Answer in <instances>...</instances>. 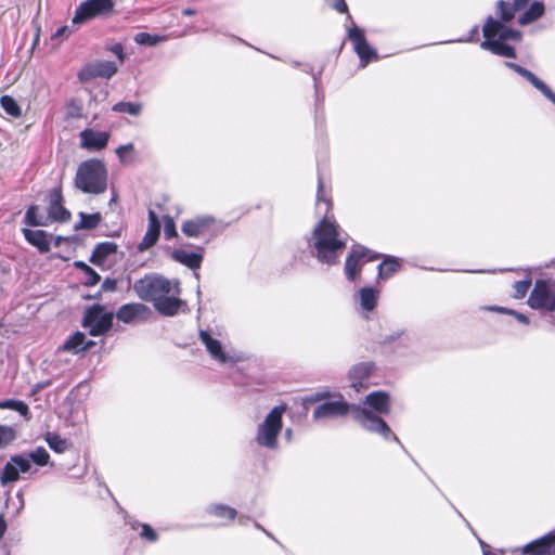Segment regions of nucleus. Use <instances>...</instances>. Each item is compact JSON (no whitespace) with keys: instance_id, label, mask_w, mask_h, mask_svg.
I'll use <instances>...</instances> for the list:
<instances>
[{"instance_id":"obj_1","label":"nucleus","mask_w":555,"mask_h":555,"mask_svg":"<svg viewBox=\"0 0 555 555\" xmlns=\"http://www.w3.org/2000/svg\"><path fill=\"white\" fill-rule=\"evenodd\" d=\"M331 209L330 192L319 177L315 210L323 218L313 229L310 246L315 250L317 259L327 264L336 263L346 247V237L339 225L327 217Z\"/></svg>"},{"instance_id":"obj_2","label":"nucleus","mask_w":555,"mask_h":555,"mask_svg":"<svg viewBox=\"0 0 555 555\" xmlns=\"http://www.w3.org/2000/svg\"><path fill=\"white\" fill-rule=\"evenodd\" d=\"M352 413L353 418L367 431L380 435L385 440L392 439L401 444L398 437L392 433L387 423L379 416L373 414L365 408L349 405L341 396L326 400L319 404L313 411V418L321 421Z\"/></svg>"},{"instance_id":"obj_3","label":"nucleus","mask_w":555,"mask_h":555,"mask_svg":"<svg viewBox=\"0 0 555 555\" xmlns=\"http://www.w3.org/2000/svg\"><path fill=\"white\" fill-rule=\"evenodd\" d=\"M485 40L480 43L483 50L504 57H515V50L506 43L507 40L519 41L521 35L518 30L507 27L503 23L489 16L482 28Z\"/></svg>"},{"instance_id":"obj_4","label":"nucleus","mask_w":555,"mask_h":555,"mask_svg":"<svg viewBox=\"0 0 555 555\" xmlns=\"http://www.w3.org/2000/svg\"><path fill=\"white\" fill-rule=\"evenodd\" d=\"M75 186L83 193L101 194L107 188V170L99 159H89L78 166Z\"/></svg>"},{"instance_id":"obj_5","label":"nucleus","mask_w":555,"mask_h":555,"mask_svg":"<svg viewBox=\"0 0 555 555\" xmlns=\"http://www.w3.org/2000/svg\"><path fill=\"white\" fill-rule=\"evenodd\" d=\"M133 291L139 298L155 304L164 295L179 294V283L158 275H145L133 284Z\"/></svg>"},{"instance_id":"obj_6","label":"nucleus","mask_w":555,"mask_h":555,"mask_svg":"<svg viewBox=\"0 0 555 555\" xmlns=\"http://www.w3.org/2000/svg\"><path fill=\"white\" fill-rule=\"evenodd\" d=\"M285 410L286 405L274 406L258 425L255 439L259 446L271 450L278 448V437L282 430V416Z\"/></svg>"},{"instance_id":"obj_7","label":"nucleus","mask_w":555,"mask_h":555,"mask_svg":"<svg viewBox=\"0 0 555 555\" xmlns=\"http://www.w3.org/2000/svg\"><path fill=\"white\" fill-rule=\"evenodd\" d=\"M113 323V313L106 312L100 305L88 308L83 315L82 324L89 328L92 336H99L108 331Z\"/></svg>"},{"instance_id":"obj_8","label":"nucleus","mask_w":555,"mask_h":555,"mask_svg":"<svg viewBox=\"0 0 555 555\" xmlns=\"http://www.w3.org/2000/svg\"><path fill=\"white\" fill-rule=\"evenodd\" d=\"M379 256L372 250L357 245L348 255L345 263V273L350 282H354L362 270L364 263L378 259Z\"/></svg>"},{"instance_id":"obj_9","label":"nucleus","mask_w":555,"mask_h":555,"mask_svg":"<svg viewBox=\"0 0 555 555\" xmlns=\"http://www.w3.org/2000/svg\"><path fill=\"white\" fill-rule=\"evenodd\" d=\"M114 5V0H87L77 7L72 22L73 24H82L95 16L111 12Z\"/></svg>"},{"instance_id":"obj_10","label":"nucleus","mask_w":555,"mask_h":555,"mask_svg":"<svg viewBox=\"0 0 555 555\" xmlns=\"http://www.w3.org/2000/svg\"><path fill=\"white\" fill-rule=\"evenodd\" d=\"M347 20L351 22V26L348 27V38L353 43V49L360 57L361 67H365L371 60L377 59L376 51L367 43L363 30L353 24L349 14Z\"/></svg>"},{"instance_id":"obj_11","label":"nucleus","mask_w":555,"mask_h":555,"mask_svg":"<svg viewBox=\"0 0 555 555\" xmlns=\"http://www.w3.org/2000/svg\"><path fill=\"white\" fill-rule=\"evenodd\" d=\"M528 304L533 309L555 310V293L551 289L546 281L538 280L535 282Z\"/></svg>"},{"instance_id":"obj_12","label":"nucleus","mask_w":555,"mask_h":555,"mask_svg":"<svg viewBox=\"0 0 555 555\" xmlns=\"http://www.w3.org/2000/svg\"><path fill=\"white\" fill-rule=\"evenodd\" d=\"M117 70L118 66L112 61H95L81 68L78 73V78L81 82H87L98 77L109 79Z\"/></svg>"},{"instance_id":"obj_13","label":"nucleus","mask_w":555,"mask_h":555,"mask_svg":"<svg viewBox=\"0 0 555 555\" xmlns=\"http://www.w3.org/2000/svg\"><path fill=\"white\" fill-rule=\"evenodd\" d=\"M30 467V461L27 456L23 454L11 456L0 475V483L7 486L16 482L20 478V474L27 473Z\"/></svg>"},{"instance_id":"obj_14","label":"nucleus","mask_w":555,"mask_h":555,"mask_svg":"<svg viewBox=\"0 0 555 555\" xmlns=\"http://www.w3.org/2000/svg\"><path fill=\"white\" fill-rule=\"evenodd\" d=\"M375 366L372 362H362L353 365L348 373L350 387L356 391H361L369 387V378L371 377Z\"/></svg>"},{"instance_id":"obj_15","label":"nucleus","mask_w":555,"mask_h":555,"mask_svg":"<svg viewBox=\"0 0 555 555\" xmlns=\"http://www.w3.org/2000/svg\"><path fill=\"white\" fill-rule=\"evenodd\" d=\"M151 314V310L147 306L139 302L122 305L116 317L124 323H131L140 320H145Z\"/></svg>"},{"instance_id":"obj_16","label":"nucleus","mask_w":555,"mask_h":555,"mask_svg":"<svg viewBox=\"0 0 555 555\" xmlns=\"http://www.w3.org/2000/svg\"><path fill=\"white\" fill-rule=\"evenodd\" d=\"M109 139V133L106 131H94L92 129H85L80 132V145L89 151L103 150Z\"/></svg>"},{"instance_id":"obj_17","label":"nucleus","mask_w":555,"mask_h":555,"mask_svg":"<svg viewBox=\"0 0 555 555\" xmlns=\"http://www.w3.org/2000/svg\"><path fill=\"white\" fill-rule=\"evenodd\" d=\"M505 65L526 78L534 88H537L545 98L555 104V93L533 73L513 62H505Z\"/></svg>"},{"instance_id":"obj_18","label":"nucleus","mask_w":555,"mask_h":555,"mask_svg":"<svg viewBox=\"0 0 555 555\" xmlns=\"http://www.w3.org/2000/svg\"><path fill=\"white\" fill-rule=\"evenodd\" d=\"M159 233H160V222L158 220V217L155 214V211L150 210L149 211L147 230H146L142 241L138 245V249L140 251H145V250L150 249L151 247H153L158 241Z\"/></svg>"},{"instance_id":"obj_19","label":"nucleus","mask_w":555,"mask_h":555,"mask_svg":"<svg viewBox=\"0 0 555 555\" xmlns=\"http://www.w3.org/2000/svg\"><path fill=\"white\" fill-rule=\"evenodd\" d=\"M214 223L215 219L211 216H198L184 221L181 230L189 237H197L204 234Z\"/></svg>"},{"instance_id":"obj_20","label":"nucleus","mask_w":555,"mask_h":555,"mask_svg":"<svg viewBox=\"0 0 555 555\" xmlns=\"http://www.w3.org/2000/svg\"><path fill=\"white\" fill-rule=\"evenodd\" d=\"M118 245L114 242H102L99 243L90 257V262L98 267H105L117 254Z\"/></svg>"},{"instance_id":"obj_21","label":"nucleus","mask_w":555,"mask_h":555,"mask_svg":"<svg viewBox=\"0 0 555 555\" xmlns=\"http://www.w3.org/2000/svg\"><path fill=\"white\" fill-rule=\"evenodd\" d=\"M199 339L212 359L220 363H227L232 360V358L223 351L221 343L214 338L209 332L202 330L199 332Z\"/></svg>"},{"instance_id":"obj_22","label":"nucleus","mask_w":555,"mask_h":555,"mask_svg":"<svg viewBox=\"0 0 555 555\" xmlns=\"http://www.w3.org/2000/svg\"><path fill=\"white\" fill-rule=\"evenodd\" d=\"M70 212L62 205V193L60 189H54L51 194L48 220L65 222L69 220Z\"/></svg>"},{"instance_id":"obj_23","label":"nucleus","mask_w":555,"mask_h":555,"mask_svg":"<svg viewBox=\"0 0 555 555\" xmlns=\"http://www.w3.org/2000/svg\"><path fill=\"white\" fill-rule=\"evenodd\" d=\"M379 291L370 286L362 287L357 293V299L359 301L362 312H372L378 302Z\"/></svg>"},{"instance_id":"obj_24","label":"nucleus","mask_w":555,"mask_h":555,"mask_svg":"<svg viewBox=\"0 0 555 555\" xmlns=\"http://www.w3.org/2000/svg\"><path fill=\"white\" fill-rule=\"evenodd\" d=\"M365 404L376 413L388 414L390 412V400L385 391H373L365 397Z\"/></svg>"},{"instance_id":"obj_25","label":"nucleus","mask_w":555,"mask_h":555,"mask_svg":"<svg viewBox=\"0 0 555 555\" xmlns=\"http://www.w3.org/2000/svg\"><path fill=\"white\" fill-rule=\"evenodd\" d=\"M172 258L192 270H196L201 267L203 261V254L190 251L184 248L175 249L171 254Z\"/></svg>"},{"instance_id":"obj_26","label":"nucleus","mask_w":555,"mask_h":555,"mask_svg":"<svg viewBox=\"0 0 555 555\" xmlns=\"http://www.w3.org/2000/svg\"><path fill=\"white\" fill-rule=\"evenodd\" d=\"M178 294L164 295L154 304L155 309L164 315H175L181 308L182 301L177 297Z\"/></svg>"},{"instance_id":"obj_27","label":"nucleus","mask_w":555,"mask_h":555,"mask_svg":"<svg viewBox=\"0 0 555 555\" xmlns=\"http://www.w3.org/2000/svg\"><path fill=\"white\" fill-rule=\"evenodd\" d=\"M25 240L37 247L40 253H47L50 250V240L48 234L43 230H29L23 229Z\"/></svg>"},{"instance_id":"obj_28","label":"nucleus","mask_w":555,"mask_h":555,"mask_svg":"<svg viewBox=\"0 0 555 555\" xmlns=\"http://www.w3.org/2000/svg\"><path fill=\"white\" fill-rule=\"evenodd\" d=\"M555 541V537L547 534L527 544L522 552L529 555H546L550 553L551 547Z\"/></svg>"},{"instance_id":"obj_29","label":"nucleus","mask_w":555,"mask_h":555,"mask_svg":"<svg viewBox=\"0 0 555 555\" xmlns=\"http://www.w3.org/2000/svg\"><path fill=\"white\" fill-rule=\"evenodd\" d=\"M92 345V341H86V336L83 333L76 332L65 340L62 346V350L72 353H78L89 349Z\"/></svg>"},{"instance_id":"obj_30","label":"nucleus","mask_w":555,"mask_h":555,"mask_svg":"<svg viewBox=\"0 0 555 555\" xmlns=\"http://www.w3.org/2000/svg\"><path fill=\"white\" fill-rule=\"evenodd\" d=\"M528 2L529 0H513V4H508L504 1H499L498 10L502 21L505 23L511 22L515 16V12L524 9Z\"/></svg>"},{"instance_id":"obj_31","label":"nucleus","mask_w":555,"mask_h":555,"mask_svg":"<svg viewBox=\"0 0 555 555\" xmlns=\"http://www.w3.org/2000/svg\"><path fill=\"white\" fill-rule=\"evenodd\" d=\"M545 13V5L541 1H533L529 8L524 12V14L519 17L518 23L520 25L530 24L540 17H542Z\"/></svg>"},{"instance_id":"obj_32","label":"nucleus","mask_w":555,"mask_h":555,"mask_svg":"<svg viewBox=\"0 0 555 555\" xmlns=\"http://www.w3.org/2000/svg\"><path fill=\"white\" fill-rule=\"evenodd\" d=\"M400 269V263L395 257H387L378 266V279L387 280Z\"/></svg>"},{"instance_id":"obj_33","label":"nucleus","mask_w":555,"mask_h":555,"mask_svg":"<svg viewBox=\"0 0 555 555\" xmlns=\"http://www.w3.org/2000/svg\"><path fill=\"white\" fill-rule=\"evenodd\" d=\"M24 222L29 227H44L48 224V219L39 214V208L31 205L25 214Z\"/></svg>"},{"instance_id":"obj_34","label":"nucleus","mask_w":555,"mask_h":555,"mask_svg":"<svg viewBox=\"0 0 555 555\" xmlns=\"http://www.w3.org/2000/svg\"><path fill=\"white\" fill-rule=\"evenodd\" d=\"M0 409H9L18 412L22 416H24L26 420L30 418V412L28 405L21 400H3L0 401Z\"/></svg>"},{"instance_id":"obj_35","label":"nucleus","mask_w":555,"mask_h":555,"mask_svg":"<svg viewBox=\"0 0 555 555\" xmlns=\"http://www.w3.org/2000/svg\"><path fill=\"white\" fill-rule=\"evenodd\" d=\"M44 440L47 441L48 446L56 453H63L68 448L66 439L62 438L55 433H47Z\"/></svg>"},{"instance_id":"obj_36","label":"nucleus","mask_w":555,"mask_h":555,"mask_svg":"<svg viewBox=\"0 0 555 555\" xmlns=\"http://www.w3.org/2000/svg\"><path fill=\"white\" fill-rule=\"evenodd\" d=\"M166 37L150 33H139L134 36V41L138 44L154 47L159 42L165 41Z\"/></svg>"},{"instance_id":"obj_37","label":"nucleus","mask_w":555,"mask_h":555,"mask_svg":"<svg viewBox=\"0 0 555 555\" xmlns=\"http://www.w3.org/2000/svg\"><path fill=\"white\" fill-rule=\"evenodd\" d=\"M0 105L2 109L12 117H20L22 114L17 102L10 95H2Z\"/></svg>"},{"instance_id":"obj_38","label":"nucleus","mask_w":555,"mask_h":555,"mask_svg":"<svg viewBox=\"0 0 555 555\" xmlns=\"http://www.w3.org/2000/svg\"><path fill=\"white\" fill-rule=\"evenodd\" d=\"M80 221L76 225V229H94L101 222V215L99 212L95 214H85L80 212Z\"/></svg>"},{"instance_id":"obj_39","label":"nucleus","mask_w":555,"mask_h":555,"mask_svg":"<svg viewBox=\"0 0 555 555\" xmlns=\"http://www.w3.org/2000/svg\"><path fill=\"white\" fill-rule=\"evenodd\" d=\"M114 112L126 113L132 116H139L142 111V104L133 102H118L113 106Z\"/></svg>"},{"instance_id":"obj_40","label":"nucleus","mask_w":555,"mask_h":555,"mask_svg":"<svg viewBox=\"0 0 555 555\" xmlns=\"http://www.w3.org/2000/svg\"><path fill=\"white\" fill-rule=\"evenodd\" d=\"M209 513L216 517L227 518L229 520L234 519L236 516V511L234 508H232L230 506H225V505L210 506Z\"/></svg>"},{"instance_id":"obj_41","label":"nucleus","mask_w":555,"mask_h":555,"mask_svg":"<svg viewBox=\"0 0 555 555\" xmlns=\"http://www.w3.org/2000/svg\"><path fill=\"white\" fill-rule=\"evenodd\" d=\"M16 438V431L13 427L0 425V448L10 444Z\"/></svg>"},{"instance_id":"obj_42","label":"nucleus","mask_w":555,"mask_h":555,"mask_svg":"<svg viewBox=\"0 0 555 555\" xmlns=\"http://www.w3.org/2000/svg\"><path fill=\"white\" fill-rule=\"evenodd\" d=\"M29 461L31 460L39 466L47 465L50 459L49 453L42 447L37 448L29 454Z\"/></svg>"},{"instance_id":"obj_43","label":"nucleus","mask_w":555,"mask_h":555,"mask_svg":"<svg viewBox=\"0 0 555 555\" xmlns=\"http://www.w3.org/2000/svg\"><path fill=\"white\" fill-rule=\"evenodd\" d=\"M531 286V279H526L522 281H517L514 283V297L517 299H521L526 296L529 288Z\"/></svg>"},{"instance_id":"obj_44","label":"nucleus","mask_w":555,"mask_h":555,"mask_svg":"<svg viewBox=\"0 0 555 555\" xmlns=\"http://www.w3.org/2000/svg\"><path fill=\"white\" fill-rule=\"evenodd\" d=\"M164 235L166 240H171L178 235L175 220L170 216L164 217Z\"/></svg>"},{"instance_id":"obj_45","label":"nucleus","mask_w":555,"mask_h":555,"mask_svg":"<svg viewBox=\"0 0 555 555\" xmlns=\"http://www.w3.org/2000/svg\"><path fill=\"white\" fill-rule=\"evenodd\" d=\"M331 8L339 13H348V5L345 0H325Z\"/></svg>"},{"instance_id":"obj_46","label":"nucleus","mask_w":555,"mask_h":555,"mask_svg":"<svg viewBox=\"0 0 555 555\" xmlns=\"http://www.w3.org/2000/svg\"><path fill=\"white\" fill-rule=\"evenodd\" d=\"M141 537L151 542H154L157 540L156 532L154 531V529L151 526H149L146 524L142 525Z\"/></svg>"},{"instance_id":"obj_47","label":"nucleus","mask_w":555,"mask_h":555,"mask_svg":"<svg viewBox=\"0 0 555 555\" xmlns=\"http://www.w3.org/2000/svg\"><path fill=\"white\" fill-rule=\"evenodd\" d=\"M133 151V144L132 143H129V144H126V145H120L117 150H116V154L118 155L120 162L125 163L127 160V156L126 154L128 152H132Z\"/></svg>"},{"instance_id":"obj_48","label":"nucleus","mask_w":555,"mask_h":555,"mask_svg":"<svg viewBox=\"0 0 555 555\" xmlns=\"http://www.w3.org/2000/svg\"><path fill=\"white\" fill-rule=\"evenodd\" d=\"M86 274L87 284L89 285H95L101 279L100 275L92 268H87Z\"/></svg>"},{"instance_id":"obj_49","label":"nucleus","mask_w":555,"mask_h":555,"mask_svg":"<svg viewBox=\"0 0 555 555\" xmlns=\"http://www.w3.org/2000/svg\"><path fill=\"white\" fill-rule=\"evenodd\" d=\"M109 50L118 57L120 63L124 62L125 54H124V47L121 43H115L114 46L111 47Z\"/></svg>"},{"instance_id":"obj_50","label":"nucleus","mask_w":555,"mask_h":555,"mask_svg":"<svg viewBox=\"0 0 555 555\" xmlns=\"http://www.w3.org/2000/svg\"><path fill=\"white\" fill-rule=\"evenodd\" d=\"M7 528H8V525L4 519V516H3V514H0V539L3 538V535L5 534Z\"/></svg>"},{"instance_id":"obj_51","label":"nucleus","mask_w":555,"mask_h":555,"mask_svg":"<svg viewBox=\"0 0 555 555\" xmlns=\"http://www.w3.org/2000/svg\"><path fill=\"white\" fill-rule=\"evenodd\" d=\"M511 314L514 315L519 322H521L524 324H528L529 323L528 318L525 314H522V313H519V312H516V311H511Z\"/></svg>"},{"instance_id":"obj_52","label":"nucleus","mask_w":555,"mask_h":555,"mask_svg":"<svg viewBox=\"0 0 555 555\" xmlns=\"http://www.w3.org/2000/svg\"><path fill=\"white\" fill-rule=\"evenodd\" d=\"M102 287L105 289V291H114L115 287H116V282L115 281H111V280H106Z\"/></svg>"},{"instance_id":"obj_53","label":"nucleus","mask_w":555,"mask_h":555,"mask_svg":"<svg viewBox=\"0 0 555 555\" xmlns=\"http://www.w3.org/2000/svg\"><path fill=\"white\" fill-rule=\"evenodd\" d=\"M489 309L492 311H496V312H501V313H508V314H511V311H512L511 309L503 308V307H490Z\"/></svg>"},{"instance_id":"obj_54","label":"nucleus","mask_w":555,"mask_h":555,"mask_svg":"<svg viewBox=\"0 0 555 555\" xmlns=\"http://www.w3.org/2000/svg\"><path fill=\"white\" fill-rule=\"evenodd\" d=\"M478 33V26H475L472 30H470V36L469 38H467L465 41H472L473 40V37Z\"/></svg>"},{"instance_id":"obj_55","label":"nucleus","mask_w":555,"mask_h":555,"mask_svg":"<svg viewBox=\"0 0 555 555\" xmlns=\"http://www.w3.org/2000/svg\"><path fill=\"white\" fill-rule=\"evenodd\" d=\"M182 14H183L184 16H191V15H194V14H195V11H194V10H192V9H190V8H188V9H184V10H183Z\"/></svg>"},{"instance_id":"obj_56","label":"nucleus","mask_w":555,"mask_h":555,"mask_svg":"<svg viewBox=\"0 0 555 555\" xmlns=\"http://www.w3.org/2000/svg\"><path fill=\"white\" fill-rule=\"evenodd\" d=\"M75 264L77 268L82 269L85 272L87 271V268H90L89 266H87L85 262H81V261H77Z\"/></svg>"},{"instance_id":"obj_57","label":"nucleus","mask_w":555,"mask_h":555,"mask_svg":"<svg viewBox=\"0 0 555 555\" xmlns=\"http://www.w3.org/2000/svg\"><path fill=\"white\" fill-rule=\"evenodd\" d=\"M66 31L67 27H62L56 31L55 36H63V34H65Z\"/></svg>"},{"instance_id":"obj_58","label":"nucleus","mask_w":555,"mask_h":555,"mask_svg":"<svg viewBox=\"0 0 555 555\" xmlns=\"http://www.w3.org/2000/svg\"><path fill=\"white\" fill-rule=\"evenodd\" d=\"M325 397H326V395H325V393H317V395H315V397H314V400H315V401H319V400L324 399Z\"/></svg>"},{"instance_id":"obj_59","label":"nucleus","mask_w":555,"mask_h":555,"mask_svg":"<svg viewBox=\"0 0 555 555\" xmlns=\"http://www.w3.org/2000/svg\"><path fill=\"white\" fill-rule=\"evenodd\" d=\"M255 526H256V528H258V529L262 530L263 532H266L267 535L271 537V534L268 531H266L259 524H256Z\"/></svg>"},{"instance_id":"obj_60","label":"nucleus","mask_w":555,"mask_h":555,"mask_svg":"<svg viewBox=\"0 0 555 555\" xmlns=\"http://www.w3.org/2000/svg\"><path fill=\"white\" fill-rule=\"evenodd\" d=\"M240 524H242V525H244V524H245V520H244V518H243V517H242V518H240Z\"/></svg>"},{"instance_id":"obj_61","label":"nucleus","mask_w":555,"mask_h":555,"mask_svg":"<svg viewBox=\"0 0 555 555\" xmlns=\"http://www.w3.org/2000/svg\"><path fill=\"white\" fill-rule=\"evenodd\" d=\"M286 436H287V437H289V436H291V430H289V429H287V430H286Z\"/></svg>"}]
</instances>
